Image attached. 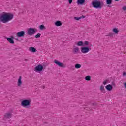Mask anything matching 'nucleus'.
Instances as JSON below:
<instances>
[{
	"label": "nucleus",
	"mask_w": 126,
	"mask_h": 126,
	"mask_svg": "<svg viewBox=\"0 0 126 126\" xmlns=\"http://www.w3.org/2000/svg\"><path fill=\"white\" fill-rule=\"evenodd\" d=\"M13 14L7 13L4 14H2L0 16V20L3 22V23H6L8 21H10L13 19Z\"/></svg>",
	"instance_id": "nucleus-1"
},
{
	"label": "nucleus",
	"mask_w": 126,
	"mask_h": 126,
	"mask_svg": "<svg viewBox=\"0 0 126 126\" xmlns=\"http://www.w3.org/2000/svg\"><path fill=\"white\" fill-rule=\"evenodd\" d=\"M92 5L94 8L101 9L104 6V2L100 1H93L92 2Z\"/></svg>",
	"instance_id": "nucleus-2"
},
{
	"label": "nucleus",
	"mask_w": 126,
	"mask_h": 126,
	"mask_svg": "<svg viewBox=\"0 0 126 126\" xmlns=\"http://www.w3.org/2000/svg\"><path fill=\"white\" fill-rule=\"evenodd\" d=\"M21 106L24 108H28L30 107V100H23L21 102Z\"/></svg>",
	"instance_id": "nucleus-3"
},
{
	"label": "nucleus",
	"mask_w": 126,
	"mask_h": 126,
	"mask_svg": "<svg viewBox=\"0 0 126 126\" xmlns=\"http://www.w3.org/2000/svg\"><path fill=\"white\" fill-rule=\"evenodd\" d=\"M37 31H38V30L36 28H30L27 30V34L29 35V36H32V35H34Z\"/></svg>",
	"instance_id": "nucleus-4"
},
{
	"label": "nucleus",
	"mask_w": 126,
	"mask_h": 126,
	"mask_svg": "<svg viewBox=\"0 0 126 126\" xmlns=\"http://www.w3.org/2000/svg\"><path fill=\"white\" fill-rule=\"evenodd\" d=\"M90 50L91 49L88 47L84 46L81 47V52L82 53V54H86L88 53Z\"/></svg>",
	"instance_id": "nucleus-5"
},
{
	"label": "nucleus",
	"mask_w": 126,
	"mask_h": 126,
	"mask_svg": "<svg viewBox=\"0 0 126 126\" xmlns=\"http://www.w3.org/2000/svg\"><path fill=\"white\" fill-rule=\"evenodd\" d=\"M54 63L55 64H57V65H58L60 67H62L63 68H64L65 67V65L63 63L57 60H54Z\"/></svg>",
	"instance_id": "nucleus-6"
},
{
	"label": "nucleus",
	"mask_w": 126,
	"mask_h": 126,
	"mask_svg": "<svg viewBox=\"0 0 126 126\" xmlns=\"http://www.w3.org/2000/svg\"><path fill=\"white\" fill-rule=\"evenodd\" d=\"M43 69H44V66L42 65H38L36 67H35V71H38V72H41V71H43Z\"/></svg>",
	"instance_id": "nucleus-7"
},
{
	"label": "nucleus",
	"mask_w": 126,
	"mask_h": 126,
	"mask_svg": "<svg viewBox=\"0 0 126 126\" xmlns=\"http://www.w3.org/2000/svg\"><path fill=\"white\" fill-rule=\"evenodd\" d=\"M24 35H25V32L24 31H22L17 33V37L19 38L24 37Z\"/></svg>",
	"instance_id": "nucleus-8"
},
{
	"label": "nucleus",
	"mask_w": 126,
	"mask_h": 126,
	"mask_svg": "<svg viewBox=\"0 0 126 126\" xmlns=\"http://www.w3.org/2000/svg\"><path fill=\"white\" fill-rule=\"evenodd\" d=\"M12 117V112H7L4 115V119H10Z\"/></svg>",
	"instance_id": "nucleus-9"
},
{
	"label": "nucleus",
	"mask_w": 126,
	"mask_h": 126,
	"mask_svg": "<svg viewBox=\"0 0 126 126\" xmlns=\"http://www.w3.org/2000/svg\"><path fill=\"white\" fill-rule=\"evenodd\" d=\"M22 78V77H21V76H20L19 79H18L17 86L19 87H21V85L22 84V81H21Z\"/></svg>",
	"instance_id": "nucleus-10"
},
{
	"label": "nucleus",
	"mask_w": 126,
	"mask_h": 126,
	"mask_svg": "<svg viewBox=\"0 0 126 126\" xmlns=\"http://www.w3.org/2000/svg\"><path fill=\"white\" fill-rule=\"evenodd\" d=\"M72 52L73 54H78V52H79V48L77 47H75L73 48Z\"/></svg>",
	"instance_id": "nucleus-11"
},
{
	"label": "nucleus",
	"mask_w": 126,
	"mask_h": 126,
	"mask_svg": "<svg viewBox=\"0 0 126 126\" xmlns=\"http://www.w3.org/2000/svg\"><path fill=\"white\" fill-rule=\"evenodd\" d=\"M5 39H6L7 41L10 42V44H14V40H13V37H12V38L5 37Z\"/></svg>",
	"instance_id": "nucleus-12"
},
{
	"label": "nucleus",
	"mask_w": 126,
	"mask_h": 126,
	"mask_svg": "<svg viewBox=\"0 0 126 126\" xmlns=\"http://www.w3.org/2000/svg\"><path fill=\"white\" fill-rule=\"evenodd\" d=\"M29 51L32 53H36L37 49L34 47H31L29 48Z\"/></svg>",
	"instance_id": "nucleus-13"
},
{
	"label": "nucleus",
	"mask_w": 126,
	"mask_h": 126,
	"mask_svg": "<svg viewBox=\"0 0 126 126\" xmlns=\"http://www.w3.org/2000/svg\"><path fill=\"white\" fill-rule=\"evenodd\" d=\"M105 88H106L107 90H108V91H111V90H112V89H113V86H112V85L111 84H109L108 85H107Z\"/></svg>",
	"instance_id": "nucleus-14"
},
{
	"label": "nucleus",
	"mask_w": 126,
	"mask_h": 126,
	"mask_svg": "<svg viewBox=\"0 0 126 126\" xmlns=\"http://www.w3.org/2000/svg\"><path fill=\"white\" fill-rule=\"evenodd\" d=\"M85 2V0H77V3L78 5H82V4H83Z\"/></svg>",
	"instance_id": "nucleus-15"
},
{
	"label": "nucleus",
	"mask_w": 126,
	"mask_h": 126,
	"mask_svg": "<svg viewBox=\"0 0 126 126\" xmlns=\"http://www.w3.org/2000/svg\"><path fill=\"white\" fill-rule=\"evenodd\" d=\"M55 24L56 26H62L63 23L60 21H57L55 23Z\"/></svg>",
	"instance_id": "nucleus-16"
},
{
	"label": "nucleus",
	"mask_w": 126,
	"mask_h": 126,
	"mask_svg": "<svg viewBox=\"0 0 126 126\" xmlns=\"http://www.w3.org/2000/svg\"><path fill=\"white\" fill-rule=\"evenodd\" d=\"M77 45L79 46H80V47L84 46L83 41H78L77 43Z\"/></svg>",
	"instance_id": "nucleus-17"
},
{
	"label": "nucleus",
	"mask_w": 126,
	"mask_h": 126,
	"mask_svg": "<svg viewBox=\"0 0 126 126\" xmlns=\"http://www.w3.org/2000/svg\"><path fill=\"white\" fill-rule=\"evenodd\" d=\"M100 90L102 92V93H105L106 90H105V88H104V86L101 85L100 88Z\"/></svg>",
	"instance_id": "nucleus-18"
},
{
	"label": "nucleus",
	"mask_w": 126,
	"mask_h": 126,
	"mask_svg": "<svg viewBox=\"0 0 126 126\" xmlns=\"http://www.w3.org/2000/svg\"><path fill=\"white\" fill-rule=\"evenodd\" d=\"M112 3H113L112 0H106V4H107L108 5H111Z\"/></svg>",
	"instance_id": "nucleus-19"
},
{
	"label": "nucleus",
	"mask_w": 126,
	"mask_h": 126,
	"mask_svg": "<svg viewBox=\"0 0 126 126\" xmlns=\"http://www.w3.org/2000/svg\"><path fill=\"white\" fill-rule=\"evenodd\" d=\"M81 67V65L80 64L77 63L75 65V68L78 69V68H80Z\"/></svg>",
	"instance_id": "nucleus-20"
},
{
	"label": "nucleus",
	"mask_w": 126,
	"mask_h": 126,
	"mask_svg": "<svg viewBox=\"0 0 126 126\" xmlns=\"http://www.w3.org/2000/svg\"><path fill=\"white\" fill-rule=\"evenodd\" d=\"M85 80H87L88 81H89L90 79H91V77L90 76H87L85 77Z\"/></svg>",
	"instance_id": "nucleus-21"
},
{
	"label": "nucleus",
	"mask_w": 126,
	"mask_h": 126,
	"mask_svg": "<svg viewBox=\"0 0 126 126\" xmlns=\"http://www.w3.org/2000/svg\"><path fill=\"white\" fill-rule=\"evenodd\" d=\"M113 31L115 34H118L119 33V30L116 28L113 29Z\"/></svg>",
	"instance_id": "nucleus-22"
},
{
	"label": "nucleus",
	"mask_w": 126,
	"mask_h": 126,
	"mask_svg": "<svg viewBox=\"0 0 126 126\" xmlns=\"http://www.w3.org/2000/svg\"><path fill=\"white\" fill-rule=\"evenodd\" d=\"M39 28L41 30H43V29H45V27L44 25H41L39 26Z\"/></svg>",
	"instance_id": "nucleus-23"
},
{
	"label": "nucleus",
	"mask_w": 126,
	"mask_h": 126,
	"mask_svg": "<svg viewBox=\"0 0 126 126\" xmlns=\"http://www.w3.org/2000/svg\"><path fill=\"white\" fill-rule=\"evenodd\" d=\"M40 37H41V34L40 33H38L36 35H35V38H36V39H38L40 38Z\"/></svg>",
	"instance_id": "nucleus-24"
},
{
	"label": "nucleus",
	"mask_w": 126,
	"mask_h": 126,
	"mask_svg": "<svg viewBox=\"0 0 126 126\" xmlns=\"http://www.w3.org/2000/svg\"><path fill=\"white\" fill-rule=\"evenodd\" d=\"M89 44V42L87 41H85L84 43V46H88Z\"/></svg>",
	"instance_id": "nucleus-25"
},
{
	"label": "nucleus",
	"mask_w": 126,
	"mask_h": 126,
	"mask_svg": "<svg viewBox=\"0 0 126 126\" xmlns=\"http://www.w3.org/2000/svg\"><path fill=\"white\" fill-rule=\"evenodd\" d=\"M108 82H109V80H105L103 82V84L104 85H106V84H107V83H108Z\"/></svg>",
	"instance_id": "nucleus-26"
},
{
	"label": "nucleus",
	"mask_w": 126,
	"mask_h": 126,
	"mask_svg": "<svg viewBox=\"0 0 126 126\" xmlns=\"http://www.w3.org/2000/svg\"><path fill=\"white\" fill-rule=\"evenodd\" d=\"M107 36H109V37H114V33H109L107 35Z\"/></svg>",
	"instance_id": "nucleus-27"
},
{
	"label": "nucleus",
	"mask_w": 126,
	"mask_h": 126,
	"mask_svg": "<svg viewBox=\"0 0 126 126\" xmlns=\"http://www.w3.org/2000/svg\"><path fill=\"white\" fill-rule=\"evenodd\" d=\"M74 19H75V20H79V19H81V18H80V17H74Z\"/></svg>",
	"instance_id": "nucleus-28"
},
{
	"label": "nucleus",
	"mask_w": 126,
	"mask_h": 126,
	"mask_svg": "<svg viewBox=\"0 0 126 126\" xmlns=\"http://www.w3.org/2000/svg\"><path fill=\"white\" fill-rule=\"evenodd\" d=\"M92 106H97V103H92Z\"/></svg>",
	"instance_id": "nucleus-29"
},
{
	"label": "nucleus",
	"mask_w": 126,
	"mask_h": 126,
	"mask_svg": "<svg viewBox=\"0 0 126 126\" xmlns=\"http://www.w3.org/2000/svg\"><path fill=\"white\" fill-rule=\"evenodd\" d=\"M68 2H69V4H71V3L72 2V0H68Z\"/></svg>",
	"instance_id": "nucleus-30"
},
{
	"label": "nucleus",
	"mask_w": 126,
	"mask_h": 126,
	"mask_svg": "<svg viewBox=\"0 0 126 126\" xmlns=\"http://www.w3.org/2000/svg\"><path fill=\"white\" fill-rule=\"evenodd\" d=\"M122 9L124 11H126V6H124L123 8H122Z\"/></svg>",
	"instance_id": "nucleus-31"
},
{
	"label": "nucleus",
	"mask_w": 126,
	"mask_h": 126,
	"mask_svg": "<svg viewBox=\"0 0 126 126\" xmlns=\"http://www.w3.org/2000/svg\"><path fill=\"white\" fill-rule=\"evenodd\" d=\"M80 18H81H81H85V16L84 15H82L81 17H80Z\"/></svg>",
	"instance_id": "nucleus-32"
},
{
	"label": "nucleus",
	"mask_w": 126,
	"mask_h": 126,
	"mask_svg": "<svg viewBox=\"0 0 126 126\" xmlns=\"http://www.w3.org/2000/svg\"><path fill=\"white\" fill-rule=\"evenodd\" d=\"M126 75V72H124L123 73V76H125V75Z\"/></svg>",
	"instance_id": "nucleus-33"
},
{
	"label": "nucleus",
	"mask_w": 126,
	"mask_h": 126,
	"mask_svg": "<svg viewBox=\"0 0 126 126\" xmlns=\"http://www.w3.org/2000/svg\"><path fill=\"white\" fill-rule=\"evenodd\" d=\"M124 86L125 88H126V82L124 83Z\"/></svg>",
	"instance_id": "nucleus-34"
},
{
	"label": "nucleus",
	"mask_w": 126,
	"mask_h": 126,
	"mask_svg": "<svg viewBox=\"0 0 126 126\" xmlns=\"http://www.w3.org/2000/svg\"><path fill=\"white\" fill-rule=\"evenodd\" d=\"M107 7H110V8H111V7H112V6H111V5H108V6H107Z\"/></svg>",
	"instance_id": "nucleus-35"
},
{
	"label": "nucleus",
	"mask_w": 126,
	"mask_h": 126,
	"mask_svg": "<svg viewBox=\"0 0 126 126\" xmlns=\"http://www.w3.org/2000/svg\"><path fill=\"white\" fill-rule=\"evenodd\" d=\"M25 62H27L28 61V59H25Z\"/></svg>",
	"instance_id": "nucleus-36"
},
{
	"label": "nucleus",
	"mask_w": 126,
	"mask_h": 126,
	"mask_svg": "<svg viewBox=\"0 0 126 126\" xmlns=\"http://www.w3.org/2000/svg\"><path fill=\"white\" fill-rule=\"evenodd\" d=\"M115 1H119L120 0H115Z\"/></svg>",
	"instance_id": "nucleus-37"
},
{
	"label": "nucleus",
	"mask_w": 126,
	"mask_h": 126,
	"mask_svg": "<svg viewBox=\"0 0 126 126\" xmlns=\"http://www.w3.org/2000/svg\"><path fill=\"white\" fill-rule=\"evenodd\" d=\"M95 1H99V0H94Z\"/></svg>",
	"instance_id": "nucleus-38"
}]
</instances>
